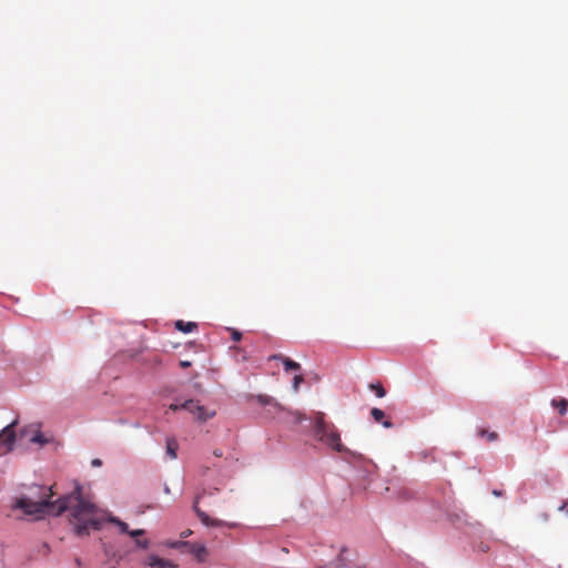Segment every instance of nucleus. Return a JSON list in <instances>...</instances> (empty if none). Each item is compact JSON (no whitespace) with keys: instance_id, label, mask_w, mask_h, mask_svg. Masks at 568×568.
I'll return each mask as SVG.
<instances>
[{"instance_id":"7","label":"nucleus","mask_w":568,"mask_h":568,"mask_svg":"<svg viewBox=\"0 0 568 568\" xmlns=\"http://www.w3.org/2000/svg\"><path fill=\"white\" fill-rule=\"evenodd\" d=\"M185 549L189 554H191L197 560V562L205 561V557L207 555V548L204 544L189 541V545L185 546Z\"/></svg>"},{"instance_id":"38","label":"nucleus","mask_w":568,"mask_h":568,"mask_svg":"<svg viewBox=\"0 0 568 568\" xmlns=\"http://www.w3.org/2000/svg\"><path fill=\"white\" fill-rule=\"evenodd\" d=\"M163 490H164L165 494H170V488H169V486L166 484L164 485Z\"/></svg>"},{"instance_id":"18","label":"nucleus","mask_w":568,"mask_h":568,"mask_svg":"<svg viewBox=\"0 0 568 568\" xmlns=\"http://www.w3.org/2000/svg\"><path fill=\"white\" fill-rule=\"evenodd\" d=\"M551 405L557 409L560 415H565L568 412V399L566 398H554Z\"/></svg>"},{"instance_id":"5","label":"nucleus","mask_w":568,"mask_h":568,"mask_svg":"<svg viewBox=\"0 0 568 568\" xmlns=\"http://www.w3.org/2000/svg\"><path fill=\"white\" fill-rule=\"evenodd\" d=\"M201 495H197L194 499V503L192 505V510L195 513L196 517L200 519L201 524L205 527H214V528H217V527H227V528H236L240 526L239 523H235V521H225V520H222V519H213L210 517V515L202 510L200 507H199V501L201 499Z\"/></svg>"},{"instance_id":"6","label":"nucleus","mask_w":568,"mask_h":568,"mask_svg":"<svg viewBox=\"0 0 568 568\" xmlns=\"http://www.w3.org/2000/svg\"><path fill=\"white\" fill-rule=\"evenodd\" d=\"M18 425V420H13L4 426L0 430V447H3L7 453H10L14 449L17 444V434L16 427Z\"/></svg>"},{"instance_id":"14","label":"nucleus","mask_w":568,"mask_h":568,"mask_svg":"<svg viewBox=\"0 0 568 568\" xmlns=\"http://www.w3.org/2000/svg\"><path fill=\"white\" fill-rule=\"evenodd\" d=\"M347 551V547L343 546L339 550V554L337 555L335 559V568H366L365 566H351L346 562V558L344 557V554Z\"/></svg>"},{"instance_id":"24","label":"nucleus","mask_w":568,"mask_h":568,"mask_svg":"<svg viewBox=\"0 0 568 568\" xmlns=\"http://www.w3.org/2000/svg\"><path fill=\"white\" fill-rule=\"evenodd\" d=\"M134 544L140 549H148L150 547V540L148 539H135Z\"/></svg>"},{"instance_id":"13","label":"nucleus","mask_w":568,"mask_h":568,"mask_svg":"<svg viewBox=\"0 0 568 568\" xmlns=\"http://www.w3.org/2000/svg\"><path fill=\"white\" fill-rule=\"evenodd\" d=\"M179 443L173 437H168L165 439V453L171 459H175L178 457Z\"/></svg>"},{"instance_id":"8","label":"nucleus","mask_w":568,"mask_h":568,"mask_svg":"<svg viewBox=\"0 0 568 568\" xmlns=\"http://www.w3.org/2000/svg\"><path fill=\"white\" fill-rule=\"evenodd\" d=\"M144 565L151 568H179V566L173 561L161 558L155 554H151L144 561Z\"/></svg>"},{"instance_id":"23","label":"nucleus","mask_w":568,"mask_h":568,"mask_svg":"<svg viewBox=\"0 0 568 568\" xmlns=\"http://www.w3.org/2000/svg\"><path fill=\"white\" fill-rule=\"evenodd\" d=\"M478 434L481 437H487V439L489 442L497 440V438H498V434L496 432H488V430L480 429Z\"/></svg>"},{"instance_id":"15","label":"nucleus","mask_w":568,"mask_h":568,"mask_svg":"<svg viewBox=\"0 0 568 568\" xmlns=\"http://www.w3.org/2000/svg\"><path fill=\"white\" fill-rule=\"evenodd\" d=\"M215 415V412H209L205 406L201 405L200 403L196 406L194 416L199 422H206L210 418H212Z\"/></svg>"},{"instance_id":"30","label":"nucleus","mask_w":568,"mask_h":568,"mask_svg":"<svg viewBox=\"0 0 568 568\" xmlns=\"http://www.w3.org/2000/svg\"><path fill=\"white\" fill-rule=\"evenodd\" d=\"M491 494L495 496V497H501L504 495V491L501 489H493Z\"/></svg>"},{"instance_id":"34","label":"nucleus","mask_w":568,"mask_h":568,"mask_svg":"<svg viewBox=\"0 0 568 568\" xmlns=\"http://www.w3.org/2000/svg\"><path fill=\"white\" fill-rule=\"evenodd\" d=\"M213 455H214L215 457H221V456H222V450H221V449H214V450H213Z\"/></svg>"},{"instance_id":"37","label":"nucleus","mask_w":568,"mask_h":568,"mask_svg":"<svg viewBox=\"0 0 568 568\" xmlns=\"http://www.w3.org/2000/svg\"><path fill=\"white\" fill-rule=\"evenodd\" d=\"M75 565L80 568L82 566V561L80 558H75Z\"/></svg>"},{"instance_id":"25","label":"nucleus","mask_w":568,"mask_h":568,"mask_svg":"<svg viewBox=\"0 0 568 568\" xmlns=\"http://www.w3.org/2000/svg\"><path fill=\"white\" fill-rule=\"evenodd\" d=\"M304 378L302 375H295L292 381V386L294 390H297L300 387V384L303 383Z\"/></svg>"},{"instance_id":"26","label":"nucleus","mask_w":568,"mask_h":568,"mask_svg":"<svg viewBox=\"0 0 568 568\" xmlns=\"http://www.w3.org/2000/svg\"><path fill=\"white\" fill-rule=\"evenodd\" d=\"M169 409L172 412L183 410L182 402L175 400L174 403L170 404Z\"/></svg>"},{"instance_id":"16","label":"nucleus","mask_w":568,"mask_h":568,"mask_svg":"<svg viewBox=\"0 0 568 568\" xmlns=\"http://www.w3.org/2000/svg\"><path fill=\"white\" fill-rule=\"evenodd\" d=\"M174 326L178 331H181L183 333H191L197 327V324L195 322H184L182 320H179L174 323Z\"/></svg>"},{"instance_id":"35","label":"nucleus","mask_w":568,"mask_h":568,"mask_svg":"<svg viewBox=\"0 0 568 568\" xmlns=\"http://www.w3.org/2000/svg\"><path fill=\"white\" fill-rule=\"evenodd\" d=\"M116 423H118V424H120V425H126V424H128V420H126V419H124V418H119V419L116 420Z\"/></svg>"},{"instance_id":"21","label":"nucleus","mask_w":568,"mask_h":568,"mask_svg":"<svg viewBox=\"0 0 568 568\" xmlns=\"http://www.w3.org/2000/svg\"><path fill=\"white\" fill-rule=\"evenodd\" d=\"M189 545V540H172L168 542V547L172 549H182Z\"/></svg>"},{"instance_id":"33","label":"nucleus","mask_w":568,"mask_h":568,"mask_svg":"<svg viewBox=\"0 0 568 568\" xmlns=\"http://www.w3.org/2000/svg\"><path fill=\"white\" fill-rule=\"evenodd\" d=\"M539 517H540V519H541L542 521H548V519H549V516H548V514H547V513H541V514L539 515Z\"/></svg>"},{"instance_id":"10","label":"nucleus","mask_w":568,"mask_h":568,"mask_svg":"<svg viewBox=\"0 0 568 568\" xmlns=\"http://www.w3.org/2000/svg\"><path fill=\"white\" fill-rule=\"evenodd\" d=\"M251 399L256 400L261 406H273L278 409L282 408L274 397L266 394L251 395Z\"/></svg>"},{"instance_id":"28","label":"nucleus","mask_w":568,"mask_h":568,"mask_svg":"<svg viewBox=\"0 0 568 568\" xmlns=\"http://www.w3.org/2000/svg\"><path fill=\"white\" fill-rule=\"evenodd\" d=\"M476 549L480 552H487L489 550V546L486 545L485 542L480 541L477 546H476Z\"/></svg>"},{"instance_id":"4","label":"nucleus","mask_w":568,"mask_h":568,"mask_svg":"<svg viewBox=\"0 0 568 568\" xmlns=\"http://www.w3.org/2000/svg\"><path fill=\"white\" fill-rule=\"evenodd\" d=\"M72 520V531L74 536L84 538L93 531H100L103 527L104 520L94 516H78V519Z\"/></svg>"},{"instance_id":"31","label":"nucleus","mask_w":568,"mask_h":568,"mask_svg":"<svg viewBox=\"0 0 568 568\" xmlns=\"http://www.w3.org/2000/svg\"><path fill=\"white\" fill-rule=\"evenodd\" d=\"M192 363L190 361H181L180 366L183 368L190 367Z\"/></svg>"},{"instance_id":"1","label":"nucleus","mask_w":568,"mask_h":568,"mask_svg":"<svg viewBox=\"0 0 568 568\" xmlns=\"http://www.w3.org/2000/svg\"><path fill=\"white\" fill-rule=\"evenodd\" d=\"M11 508L22 511L29 521H40L47 516L59 517L67 510H70L71 519H78V516H94L99 510L93 501L84 498L83 487L79 481H75L73 490L55 500L43 495L34 501L30 496L22 494L12 501Z\"/></svg>"},{"instance_id":"22","label":"nucleus","mask_w":568,"mask_h":568,"mask_svg":"<svg viewBox=\"0 0 568 568\" xmlns=\"http://www.w3.org/2000/svg\"><path fill=\"white\" fill-rule=\"evenodd\" d=\"M145 532V529L142 528L130 529L128 536H130L135 541V539H140V537L144 536Z\"/></svg>"},{"instance_id":"19","label":"nucleus","mask_w":568,"mask_h":568,"mask_svg":"<svg viewBox=\"0 0 568 568\" xmlns=\"http://www.w3.org/2000/svg\"><path fill=\"white\" fill-rule=\"evenodd\" d=\"M368 388L375 394L377 398H383L386 395V389L379 382L369 383Z\"/></svg>"},{"instance_id":"2","label":"nucleus","mask_w":568,"mask_h":568,"mask_svg":"<svg viewBox=\"0 0 568 568\" xmlns=\"http://www.w3.org/2000/svg\"><path fill=\"white\" fill-rule=\"evenodd\" d=\"M304 420L310 423L313 428L314 436L321 443L325 444L333 450L345 455V460L354 467L356 477L363 480V489H366L373 480L376 465L372 460H365L361 454H357L343 445L339 432L332 423H327L325 420L324 413L315 412L313 417H297L298 423Z\"/></svg>"},{"instance_id":"36","label":"nucleus","mask_w":568,"mask_h":568,"mask_svg":"<svg viewBox=\"0 0 568 568\" xmlns=\"http://www.w3.org/2000/svg\"><path fill=\"white\" fill-rule=\"evenodd\" d=\"M133 428H140L141 427V423L140 422H133L130 424Z\"/></svg>"},{"instance_id":"20","label":"nucleus","mask_w":568,"mask_h":568,"mask_svg":"<svg viewBox=\"0 0 568 568\" xmlns=\"http://www.w3.org/2000/svg\"><path fill=\"white\" fill-rule=\"evenodd\" d=\"M199 400L190 398L182 402L183 410L190 412L194 415Z\"/></svg>"},{"instance_id":"17","label":"nucleus","mask_w":568,"mask_h":568,"mask_svg":"<svg viewBox=\"0 0 568 568\" xmlns=\"http://www.w3.org/2000/svg\"><path fill=\"white\" fill-rule=\"evenodd\" d=\"M268 359H281L285 371H297L301 365L291 357H267Z\"/></svg>"},{"instance_id":"9","label":"nucleus","mask_w":568,"mask_h":568,"mask_svg":"<svg viewBox=\"0 0 568 568\" xmlns=\"http://www.w3.org/2000/svg\"><path fill=\"white\" fill-rule=\"evenodd\" d=\"M371 416L374 419V422L381 424L384 428H392L394 424L392 420L387 419L385 416V412L381 408L373 407L371 409Z\"/></svg>"},{"instance_id":"32","label":"nucleus","mask_w":568,"mask_h":568,"mask_svg":"<svg viewBox=\"0 0 568 568\" xmlns=\"http://www.w3.org/2000/svg\"><path fill=\"white\" fill-rule=\"evenodd\" d=\"M432 454H433L432 452H423V453H422V455H423L422 459H423V460H425V462H427V460H428V457H430V456H432Z\"/></svg>"},{"instance_id":"11","label":"nucleus","mask_w":568,"mask_h":568,"mask_svg":"<svg viewBox=\"0 0 568 568\" xmlns=\"http://www.w3.org/2000/svg\"><path fill=\"white\" fill-rule=\"evenodd\" d=\"M104 521L116 526L120 534H123V535H128L131 529L125 521H123L121 518H119L114 515H111V514L104 519Z\"/></svg>"},{"instance_id":"27","label":"nucleus","mask_w":568,"mask_h":568,"mask_svg":"<svg viewBox=\"0 0 568 568\" xmlns=\"http://www.w3.org/2000/svg\"><path fill=\"white\" fill-rule=\"evenodd\" d=\"M231 331V336H232V339L235 341V342H239L242 337V334L241 332L236 331V329H230Z\"/></svg>"},{"instance_id":"3","label":"nucleus","mask_w":568,"mask_h":568,"mask_svg":"<svg viewBox=\"0 0 568 568\" xmlns=\"http://www.w3.org/2000/svg\"><path fill=\"white\" fill-rule=\"evenodd\" d=\"M449 521L455 528L462 530L465 535L478 536L479 538H486L488 531L477 520H473L463 509L452 510L447 514Z\"/></svg>"},{"instance_id":"29","label":"nucleus","mask_w":568,"mask_h":568,"mask_svg":"<svg viewBox=\"0 0 568 568\" xmlns=\"http://www.w3.org/2000/svg\"><path fill=\"white\" fill-rule=\"evenodd\" d=\"M102 465H103V462H102V459H100V458H93V459L91 460V466H92V467H94V468H95V467H101Z\"/></svg>"},{"instance_id":"12","label":"nucleus","mask_w":568,"mask_h":568,"mask_svg":"<svg viewBox=\"0 0 568 568\" xmlns=\"http://www.w3.org/2000/svg\"><path fill=\"white\" fill-rule=\"evenodd\" d=\"M30 443L39 445L40 447L53 442V437H47L40 429L36 430L30 437Z\"/></svg>"}]
</instances>
